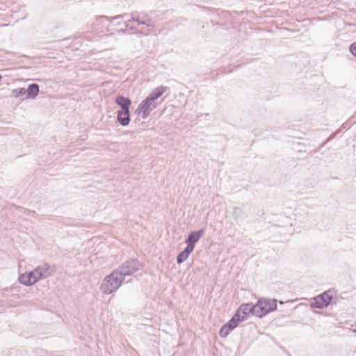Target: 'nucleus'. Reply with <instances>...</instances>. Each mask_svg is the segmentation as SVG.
Here are the masks:
<instances>
[{
	"mask_svg": "<svg viewBox=\"0 0 356 356\" xmlns=\"http://www.w3.org/2000/svg\"><path fill=\"white\" fill-rule=\"evenodd\" d=\"M123 282L122 278L119 276L115 270H113L104 278L99 286V290L104 295H109L117 291Z\"/></svg>",
	"mask_w": 356,
	"mask_h": 356,
	"instance_id": "nucleus-2",
	"label": "nucleus"
},
{
	"mask_svg": "<svg viewBox=\"0 0 356 356\" xmlns=\"http://www.w3.org/2000/svg\"><path fill=\"white\" fill-rule=\"evenodd\" d=\"M237 318L238 316H232L226 323L221 326L219 330V335L221 338H226L238 325L240 320H238Z\"/></svg>",
	"mask_w": 356,
	"mask_h": 356,
	"instance_id": "nucleus-7",
	"label": "nucleus"
},
{
	"mask_svg": "<svg viewBox=\"0 0 356 356\" xmlns=\"http://www.w3.org/2000/svg\"><path fill=\"white\" fill-rule=\"evenodd\" d=\"M126 20L123 22V26L128 31H131L133 33L137 32V27L135 25L136 22L132 20V15L130 18H125Z\"/></svg>",
	"mask_w": 356,
	"mask_h": 356,
	"instance_id": "nucleus-14",
	"label": "nucleus"
},
{
	"mask_svg": "<svg viewBox=\"0 0 356 356\" xmlns=\"http://www.w3.org/2000/svg\"><path fill=\"white\" fill-rule=\"evenodd\" d=\"M334 289L327 290L322 293L314 297L312 299L310 307L314 309L327 308L330 305L333 304Z\"/></svg>",
	"mask_w": 356,
	"mask_h": 356,
	"instance_id": "nucleus-5",
	"label": "nucleus"
},
{
	"mask_svg": "<svg viewBox=\"0 0 356 356\" xmlns=\"http://www.w3.org/2000/svg\"><path fill=\"white\" fill-rule=\"evenodd\" d=\"M204 229L192 231L188 234V237L185 241V243H190L191 245L195 247V244L199 241V240L204 235Z\"/></svg>",
	"mask_w": 356,
	"mask_h": 356,
	"instance_id": "nucleus-11",
	"label": "nucleus"
},
{
	"mask_svg": "<svg viewBox=\"0 0 356 356\" xmlns=\"http://www.w3.org/2000/svg\"><path fill=\"white\" fill-rule=\"evenodd\" d=\"M168 87L160 86L154 88L138 105L135 113L140 115L143 120H146L150 113L157 107L156 101L161 97L167 90Z\"/></svg>",
	"mask_w": 356,
	"mask_h": 356,
	"instance_id": "nucleus-1",
	"label": "nucleus"
},
{
	"mask_svg": "<svg viewBox=\"0 0 356 356\" xmlns=\"http://www.w3.org/2000/svg\"><path fill=\"white\" fill-rule=\"evenodd\" d=\"M188 256L186 255L183 251L180 252L177 256V258H176V260H177V263L178 264H182L183 262H184L187 259H188Z\"/></svg>",
	"mask_w": 356,
	"mask_h": 356,
	"instance_id": "nucleus-21",
	"label": "nucleus"
},
{
	"mask_svg": "<svg viewBox=\"0 0 356 356\" xmlns=\"http://www.w3.org/2000/svg\"><path fill=\"white\" fill-rule=\"evenodd\" d=\"M129 15L127 13H124L123 15H116L113 17H108L106 16H100L99 17L102 22H107L108 24H113L115 26H120V30H124L123 22L121 19L129 17Z\"/></svg>",
	"mask_w": 356,
	"mask_h": 356,
	"instance_id": "nucleus-10",
	"label": "nucleus"
},
{
	"mask_svg": "<svg viewBox=\"0 0 356 356\" xmlns=\"http://www.w3.org/2000/svg\"><path fill=\"white\" fill-rule=\"evenodd\" d=\"M40 92V86L37 83L29 84L26 88V97L23 99H35Z\"/></svg>",
	"mask_w": 356,
	"mask_h": 356,
	"instance_id": "nucleus-12",
	"label": "nucleus"
},
{
	"mask_svg": "<svg viewBox=\"0 0 356 356\" xmlns=\"http://www.w3.org/2000/svg\"><path fill=\"white\" fill-rule=\"evenodd\" d=\"M39 280H40L38 278L35 268L28 273L20 274L18 277L19 282L24 286H32Z\"/></svg>",
	"mask_w": 356,
	"mask_h": 356,
	"instance_id": "nucleus-8",
	"label": "nucleus"
},
{
	"mask_svg": "<svg viewBox=\"0 0 356 356\" xmlns=\"http://www.w3.org/2000/svg\"><path fill=\"white\" fill-rule=\"evenodd\" d=\"M12 97L15 98H24L26 97L25 88H17L12 90Z\"/></svg>",
	"mask_w": 356,
	"mask_h": 356,
	"instance_id": "nucleus-17",
	"label": "nucleus"
},
{
	"mask_svg": "<svg viewBox=\"0 0 356 356\" xmlns=\"http://www.w3.org/2000/svg\"><path fill=\"white\" fill-rule=\"evenodd\" d=\"M115 103L121 108L125 106H131L132 102L130 98L120 95L115 97Z\"/></svg>",
	"mask_w": 356,
	"mask_h": 356,
	"instance_id": "nucleus-13",
	"label": "nucleus"
},
{
	"mask_svg": "<svg viewBox=\"0 0 356 356\" xmlns=\"http://www.w3.org/2000/svg\"><path fill=\"white\" fill-rule=\"evenodd\" d=\"M130 107L131 106L121 107L120 110L116 111L117 115H127L128 114H131Z\"/></svg>",
	"mask_w": 356,
	"mask_h": 356,
	"instance_id": "nucleus-20",
	"label": "nucleus"
},
{
	"mask_svg": "<svg viewBox=\"0 0 356 356\" xmlns=\"http://www.w3.org/2000/svg\"><path fill=\"white\" fill-rule=\"evenodd\" d=\"M339 130L336 131L335 132H333L330 135V136L321 144V147H323L326 143L330 142V140H333L337 135L339 133Z\"/></svg>",
	"mask_w": 356,
	"mask_h": 356,
	"instance_id": "nucleus-25",
	"label": "nucleus"
},
{
	"mask_svg": "<svg viewBox=\"0 0 356 356\" xmlns=\"http://www.w3.org/2000/svg\"><path fill=\"white\" fill-rule=\"evenodd\" d=\"M116 121L122 127H126L129 124L131 121V114L127 115H117Z\"/></svg>",
	"mask_w": 356,
	"mask_h": 356,
	"instance_id": "nucleus-16",
	"label": "nucleus"
},
{
	"mask_svg": "<svg viewBox=\"0 0 356 356\" xmlns=\"http://www.w3.org/2000/svg\"><path fill=\"white\" fill-rule=\"evenodd\" d=\"M38 272V278L43 280L53 275L56 270L54 265H51L49 263H43L35 268Z\"/></svg>",
	"mask_w": 356,
	"mask_h": 356,
	"instance_id": "nucleus-9",
	"label": "nucleus"
},
{
	"mask_svg": "<svg viewBox=\"0 0 356 356\" xmlns=\"http://www.w3.org/2000/svg\"><path fill=\"white\" fill-rule=\"evenodd\" d=\"M243 214L244 213L241 208L238 207L233 208V216L236 222L243 219Z\"/></svg>",
	"mask_w": 356,
	"mask_h": 356,
	"instance_id": "nucleus-18",
	"label": "nucleus"
},
{
	"mask_svg": "<svg viewBox=\"0 0 356 356\" xmlns=\"http://www.w3.org/2000/svg\"><path fill=\"white\" fill-rule=\"evenodd\" d=\"M195 247L190 243H186V247L182 250L184 253L189 257V255L193 252Z\"/></svg>",
	"mask_w": 356,
	"mask_h": 356,
	"instance_id": "nucleus-24",
	"label": "nucleus"
},
{
	"mask_svg": "<svg viewBox=\"0 0 356 356\" xmlns=\"http://www.w3.org/2000/svg\"><path fill=\"white\" fill-rule=\"evenodd\" d=\"M206 9L218 16H222L224 17H226L227 15H228L227 11L221 10L220 9L210 8H207Z\"/></svg>",
	"mask_w": 356,
	"mask_h": 356,
	"instance_id": "nucleus-19",
	"label": "nucleus"
},
{
	"mask_svg": "<svg viewBox=\"0 0 356 356\" xmlns=\"http://www.w3.org/2000/svg\"><path fill=\"white\" fill-rule=\"evenodd\" d=\"M255 306L256 316L261 318L277 309V301L276 299L261 298L258 299Z\"/></svg>",
	"mask_w": 356,
	"mask_h": 356,
	"instance_id": "nucleus-4",
	"label": "nucleus"
},
{
	"mask_svg": "<svg viewBox=\"0 0 356 356\" xmlns=\"http://www.w3.org/2000/svg\"><path fill=\"white\" fill-rule=\"evenodd\" d=\"M143 268V264L137 259H129L120 264L118 268H115L119 276L124 281L126 276L132 275L136 272Z\"/></svg>",
	"mask_w": 356,
	"mask_h": 356,
	"instance_id": "nucleus-3",
	"label": "nucleus"
},
{
	"mask_svg": "<svg viewBox=\"0 0 356 356\" xmlns=\"http://www.w3.org/2000/svg\"><path fill=\"white\" fill-rule=\"evenodd\" d=\"M131 15H132V20L136 22L137 26H139L143 24L142 22L145 20L147 15L144 13H139L138 12H134L131 13Z\"/></svg>",
	"mask_w": 356,
	"mask_h": 356,
	"instance_id": "nucleus-15",
	"label": "nucleus"
},
{
	"mask_svg": "<svg viewBox=\"0 0 356 356\" xmlns=\"http://www.w3.org/2000/svg\"><path fill=\"white\" fill-rule=\"evenodd\" d=\"M256 306L252 302L243 303L235 312L233 316H238L240 323L245 321L250 314L256 316Z\"/></svg>",
	"mask_w": 356,
	"mask_h": 356,
	"instance_id": "nucleus-6",
	"label": "nucleus"
},
{
	"mask_svg": "<svg viewBox=\"0 0 356 356\" xmlns=\"http://www.w3.org/2000/svg\"><path fill=\"white\" fill-rule=\"evenodd\" d=\"M142 25H146L148 27H154L155 26V22L154 20L150 19L149 17L146 15V17L145 18V20L143 21Z\"/></svg>",
	"mask_w": 356,
	"mask_h": 356,
	"instance_id": "nucleus-22",
	"label": "nucleus"
},
{
	"mask_svg": "<svg viewBox=\"0 0 356 356\" xmlns=\"http://www.w3.org/2000/svg\"><path fill=\"white\" fill-rule=\"evenodd\" d=\"M211 23H212L213 26H215V25H219L220 26H224L223 23H220V22H218L214 23V21L213 19L211 20Z\"/></svg>",
	"mask_w": 356,
	"mask_h": 356,
	"instance_id": "nucleus-27",
	"label": "nucleus"
},
{
	"mask_svg": "<svg viewBox=\"0 0 356 356\" xmlns=\"http://www.w3.org/2000/svg\"><path fill=\"white\" fill-rule=\"evenodd\" d=\"M349 51L352 54V55L356 57V42H353L349 46Z\"/></svg>",
	"mask_w": 356,
	"mask_h": 356,
	"instance_id": "nucleus-26",
	"label": "nucleus"
},
{
	"mask_svg": "<svg viewBox=\"0 0 356 356\" xmlns=\"http://www.w3.org/2000/svg\"><path fill=\"white\" fill-rule=\"evenodd\" d=\"M195 247L190 243H186V247L182 250L184 253L189 257V255L193 252Z\"/></svg>",
	"mask_w": 356,
	"mask_h": 356,
	"instance_id": "nucleus-23",
	"label": "nucleus"
}]
</instances>
